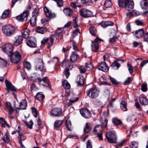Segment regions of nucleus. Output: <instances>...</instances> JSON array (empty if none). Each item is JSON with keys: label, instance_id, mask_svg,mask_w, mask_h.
Returning <instances> with one entry per match:
<instances>
[{"label": "nucleus", "instance_id": "1", "mask_svg": "<svg viewBox=\"0 0 148 148\" xmlns=\"http://www.w3.org/2000/svg\"><path fill=\"white\" fill-rule=\"evenodd\" d=\"M118 3L119 7H124L128 11L132 10L134 7L133 1L130 0H118Z\"/></svg>", "mask_w": 148, "mask_h": 148}, {"label": "nucleus", "instance_id": "2", "mask_svg": "<svg viewBox=\"0 0 148 148\" xmlns=\"http://www.w3.org/2000/svg\"><path fill=\"white\" fill-rule=\"evenodd\" d=\"M15 28L10 25L3 26L2 31L4 34L7 36H10L14 34L15 32Z\"/></svg>", "mask_w": 148, "mask_h": 148}, {"label": "nucleus", "instance_id": "3", "mask_svg": "<svg viewBox=\"0 0 148 148\" xmlns=\"http://www.w3.org/2000/svg\"><path fill=\"white\" fill-rule=\"evenodd\" d=\"M62 30L61 29L58 28L56 33L51 36L49 38V41L48 43L47 48H50L52 45L53 40L57 39H61L62 38Z\"/></svg>", "mask_w": 148, "mask_h": 148}, {"label": "nucleus", "instance_id": "4", "mask_svg": "<svg viewBox=\"0 0 148 148\" xmlns=\"http://www.w3.org/2000/svg\"><path fill=\"white\" fill-rule=\"evenodd\" d=\"M10 56V60L11 62L15 64L19 62L22 58L21 55L18 51L13 53Z\"/></svg>", "mask_w": 148, "mask_h": 148}, {"label": "nucleus", "instance_id": "5", "mask_svg": "<svg viewBox=\"0 0 148 148\" xmlns=\"http://www.w3.org/2000/svg\"><path fill=\"white\" fill-rule=\"evenodd\" d=\"M102 39L97 37L94 41H92L91 45V50L95 52L98 51L99 48V44L101 41H103Z\"/></svg>", "mask_w": 148, "mask_h": 148}, {"label": "nucleus", "instance_id": "6", "mask_svg": "<svg viewBox=\"0 0 148 148\" xmlns=\"http://www.w3.org/2000/svg\"><path fill=\"white\" fill-rule=\"evenodd\" d=\"M106 136L109 143H116V137L115 132L110 131L106 133Z\"/></svg>", "mask_w": 148, "mask_h": 148}, {"label": "nucleus", "instance_id": "7", "mask_svg": "<svg viewBox=\"0 0 148 148\" xmlns=\"http://www.w3.org/2000/svg\"><path fill=\"white\" fill-rule=\"evenodd\" d=\"M80 16L83 18H87L93 16L92 12L86 8H82L79 10Z\"/></svg>", "mask_w": 148, "mask_h": 148}, {"label": "nucleus", "instance_id": "8", "mask_svg": "<svg viewBox=\"0 0 148 148\" xmlns=\"http://www.w3.org/2000/svg\"><path fill=\"white\" fill-rule=\"evenodd\" d=\"M108 121L107 119H105L104 121L102 123V125H99L96 126L93 131V134L96 135L97 133L101 132L102 130V127L105 128L106 127Z\"/></svg>", "mask_w": 148, "mask_h": 148}, {"label": "nucleus", "instance_id": "9", "mask_svg": "<svg viewBox=\"0 0 148 148\" xmlns=\"http://www.w3.org/2000/svg\"><path fill=\"white\" fill-rule=\"evenodd\" d=\"M87 96L92 98L95 99L99 95V91L96 88L90 89L87 90L86 92Z\"/></svg>", "mask_w": 148, "mask_h": 148}, {"label": "nucleus", "instance_id": "10", "mask_svg": "<svg viewBox=\"0 0 148 148\" xmlns=\"http://www.w3.org/2000/svg\"><path fill=\"white\" fill-rule=\"evenodd\" d=\"M63 66L66 67V69L65 71L64 74L66 79H68L70 75L69 72L70 70H71L73 68V65L71 64L68 61H64L63 62Z\"/></svg>", "mask_w": 148, "mask_h": 148}, {"label": "nucleus", "instance_id": "11", "mask_svg": "<svg viewBox=\"0 0 148 148\" xmlns=\"http://www.w3.org/2000/svg\"><path fill=\"white\" fill-rule=\"evenodd\" d=\"M2 49L4 52L9 56L13 53V46L11 44H5L3 46Z\"/></svg>", "mask_w": 148, "mask_h": 148}, {"label": "nucleus", "instance_id": "12", "mask_svg": "<svg viewBox=\"0 0 148 148\" xmlns=\"http://www.w3.org/2000/svg\"><path fill=\"white\" fill-rule=\"evenodd\" d=\"M92 66L91 62H88L85 63V66H80L79 69L81 73H84L86 71H90L91 70Z\"/></svg>", "mask_w": 148, "mask_h": 148}, {"label": "nucleus", "instance_id": "13", "mask_svg": "<svg viewBox=\"0 0 148 148\" xmlns=\"http://www.w3.org/2000/svg\"><path fill=\"white\" fill-rule=\"evenodd\" d=\"M36 70H39L41 71L45 72L46 71V69L44 66L43 60L40 58L38 59L36 66Z\"/></svg>", "mask_w": 148, "mask_h": 148}, {"label": "nucleus", "instance_id": "14", "mask_svg": "<svg viewBox=\"0 0 148 148\" xmlns=\"http://www.w3.org/2000/svg\"><path fill=\"white\" fill-rule=\"evenodd\" d=\"M26 43L29 47H36V41L35 38L33 36H30L26 40Z\"/></svg>", "mask_w": 148, "mask_h": 148}, {"label": "nucleus", "instance_id": "15", "mask_svg": "<svg viewBox=\"0 0 148 148\" xmlns=\"http://www.w3.org/2000/svg\"><path fill=\"white\" fill-rule=\"evenodd\" d=\"M36 81L40 85L43 86L49 87L50 86V84L49 80L47 77H45L43 79L38 78L36 79Z\"/></svg>", "mask_w": 148, "mask_h": 148}, {"label": "nucleus", "instance_id": "16", "mask_svg": "<svg viewBox=\"0 0 148 148\" xmlns=\"http://www.w3.org/2000/svg\"><path fill=\"white\" fill-rule=\"evenodd\" d=\"M28 14V11H24L22 13L17 16L16 17V19L17 20L20 21H26L27 19Z\"/></svg>", "mask_w": 148, "mask_h": 148}, {"label": "nucleus", "instance_id": "17", "mask_svg": "<svg viewBox=\"0 0 148 148\" xmlns=\"http://www.w3.org/2000/svg\"><path fill=\"white\" fill-rule=\"evenodd\" d=\"M80 112L82 116L86 119L90 118L91 116V114L88 110L86 108H83L80 110Z\"/></svg>", "mask_w": 148, "mask_h": 148}, {"label": "nucleus", "instance_id": "18", "mask_svg": "<svg viewBox=\"0 0 148 148\" xmlns=\"http://www.w3.org/2000/svg\"><path fill=\"white\" fill-rule=\"evenodd\" d=\"M51 114L53 116L56 117L61 116L62 114V110L60 108H55L51 111Z\"/></svg>", "mask_w": 148, "mask_h": 148}, {"label": "nucleus", "instance_id": "19", "mask_svg": "<svg viewBox=\"0 0 148 148\" xmlns=\"http://www.w3.org/2000/svg\"><path fill=\"white\" fill-rule=\"evenodd\" d=\"M5 84L7 88L8 91V93L9 92V90L15 91L16 90V88L12 85L11 82L8 81L7 79H6L5 81Z\"/></svg>", "mask_w": 148, "mask_h": 148}, {"label": "nucleus", "instance_id": "20", "mask_svg": "<svg viewBox=\"0 0 148 148\" xmlns=\"http://www.w3.org/2000/svg\"><path fill=\"white\" fill-rule=\"evenodd\" d=\"M97 67L99 70L105 72L107 71L109 69V68L105 62H102L100 63Z\"/></svg>", "mask_w": 148, "mask_h": 148}, {"label": "nucleus", "instance_id": "21", "mask_svg": "<svg viewBox=\"0 0 148 148\" xmlns=\"http://www.w3.org/2000/svg\"><path fill=\"white\" fill-rule=\"evenodd\" d=\"M44 11L46 16L49 18H53L56 16L55 14L52 13L49 9L45 7L44 8Z\"/></svg>", "mask_w": 148, "mask_h": 148}, {"label": "nucleus", "instance_id": "22", "mask_svg": "<svg viewBox=\"0 0 148 148\" xmlns=\"http://www.w3.org/2000/svg\"><path fill=\"white\" fill-rule=\"evenodd\" d=\"M65 14L67 16H71L73 15V11L72 10L69 8H65L63 10Z\"/></svg>", "mask_w": 148, "mask_h": 148}, {"label": "nucleus", "instance_id": "23", "mask_svg": "<svg viewBox=\"0 0 148 148\" xmlns=\"http://www.w3.org/2000/svg\"><path fill=\"white\" fill-rule=\"evenodd\" d=\"M144 34L143 29H138L135 32L134 35L136 38H142Z\"/></svg>", "mask_w": 148, "mask_h": 148}, {"label": "nucleus", "instance_id": "24", "mask_svg": "<svg viewBox=\"0 0 148 148\" xmlns=\"http://www.w3.org/2000/svg\"><path fill=\"white\" fill-rule=\"evenodd\" d=\"M30 33L29 30L27 28H24L21 30V33L24 38H27L29 37Z\"/></svg>", "mask_w": 148, "mask_h": 148}, {"label": "nucleus", "instance_id": "25", "mask_svg": "<svg viewBox=\"0 0 148 148\" xmlns=\"http://www.w3.org/2000/svg\"><path fill=\"white\" fill-rule=\"evenodd\" d=\"M19 108H18V109H25L27 106V101L26 100L24 99L22 100L19 103Z\"/></svg>", "mask_w": 148, "mask_h": 148}, {"label": "nucleus", "instance_id": "26", "mask_svg": "<svg viewBox=\"0 0 148 148\" xmlns=\"http://www.w3.org/2000/svg\"><path fill=\"white\" fill-rule=\"evenodd\" d=\"M78 57L79 55L77 54V52L73 51L70 56V60L71 62H74L77 60Z\"/></svg>", "mask_w": 148, "mask_h": 148}, {"label": "nucleus", "instance_id": "27", "mask_svg": "<svg viewBox=\"0 0 148 148\" xmlns=\"http://www.w3.org/2000/svg\"><path fill=\"white\" fill-rule=\"evenodd\" d=\"M16 40L14 42V45L18 46L21 44L23 41V37L21 36H18L15 38Z\"/></svg>", "mask_w": 148, "mask_h": 148}, {"label": "nucleus", "instance_id": "28", "mask_svg": "<svg viewBox=\"0 0 148 148\" xmlns=\"http://www.w3.org/2000/svg\"><path fill=\"white\" fill-rule=\"evenodd\" d=\"M77 82L78 85L82 86L84 85V78L82 76H79L77 77Z\"/></svg>", "mask_w": 148, "mask_h": 148}, {"label": "nucleus", "instance_id": "29", "mask_svg": "<svg viewBox=\"0 0 148 148\" xmlns=\"http://www.w3.org/2000/svg\"><path fill=\"white\" fill-rule=\"evenodd\" d=\"M139 101L141 104L146 105L148 104V100L146 97L141 96L139 99Z\"/></svg>", "mask_w": 148, "mask_h": 148}, {"label": "nucleus", "instance_id": "30", "mask_svg": "<svg viewBox=\"0 0 148 148\" xmlns=\"http://www.w3.org/2000/svg\"><path fill=\"white\" fill-rule=\"evenodd\" d=\"M141 8L143 10H146L148 7V3L147 0H142L140 2Z\"/></svg>", "mask_w": 148, "mask_h": 148}, {"label": "nucleus", "instance_id": "31", "mask_svg": "<svg viewBox=\"0 0 148 148\" xmlns=\"http://www.w3.org/2000/svg\"><path fill=\"white\" fill-rule=\"evenodd\" d=\"M113 23L111 21H103L101 23V26L103 27L112 26L113 25Z\"/></svg>", "mask_w": 148, "mask_h": 148}, {"label": "nucleus", "instance_id": "32", "mask_svg": "<svg viewBox=\"0 0 148 148\" xmlns=\"http://www.w3.org/2000/svg\"><path fill=\"white\" fill-rule=\"evenodd\" d=\"M121 60H115L112 64V66L113 68L118 69L121 66V65L118 62L121 61Z\"/></svg>", "mask_w": 148, "mask_h": 148}, {"label": "nucleus", "instance_id": "33", "mask_svg": "<svg viewBox=\"0 0 148 148\" xmlns=\"http://www.w3.org/2000/svg\"><path fill=\"white\" fill-rule=\"evenodd\" d=\"M63 121L61 120H58L56 121L54 124L55 128H58L63 124Z\"/></svg>", "mask_w": 148, "mask_h": 148}, {"label": "nucleus", "instance_id": "34", "mask_svg": "<svg viewBox=\"0 0 148 148\" xmlns=\"http://www.w3.org/2000/svg\"><path fill=\"white\" fill-rule=\"evenodd\" d=\"M91 129L90 124L88 123H86V126L84 129V131L85 133H88L89 132Z\"/></svg>", "mask_w": 148, "mask_h": 148}, {"label": "nucleus", "instance_id": "35", "mask_svg": "<svg viewBox=\"0 0 148 148\" xmlns=\"http://www.w3.org/2000/svg\"><path fill=\"white\" fill-rule=\"evenodd\" d=\"M44 98L45 95L42 92H38L36 96V99L39 101L42 100Z\"/></svg>", "mask_w": 148, "mask_h": 148}, {"label": "nucleus", "instance_id": "36", "mask_svg": "<svg viewBox=\"0 0 148 148\" xmlns=\"http://www.w3.org/2000/svg\"><path fill=\"white\" fill-rule=\"evenodd\" d=\"M113 123L115 125H122V122L117 118H114L112 119Z\"/></svg>", "mask_w": 148, "mask_h": 148}, {"label": "nucleus", "instance_id": "37", "mask_svg": "<svg viewBox=\"0 0 148 148\" xmlns=\"http://www.w3.org/2000/svg\"><path fill=\"white\" fill-rule=\"evenodd\" d=\"M36 18L35 16H32L30 20V22L31 26L34 27L36 24Z\"/></svg>", "mask_w": 148, "mask_h": 148}, {"label": "nucleus", "instance_id": "38", "mask_svg": "<svg viewBox=\"0 0 148 148\" xmlns=\"http://www.w3.org/2000/svg\"><path fill=\"white\" fill-rule=\"evenodd\" d=\"M10 12L9 10H5L3 12L2 16H1V19H4L6 18L9 15Z\"/></svg>", "mask_w": 148, "mask_h": 148}, {"label": "nucleus", "instance_id": "39", "mask_svg": "<svg viewBox=\"0 0 148 148\" xmlns=\"http://www.w3.org/2000/svg\"><path fill=\"white\" fill-rule=\"evenodd\" d=\"M62 84L65 89H69L70 88V85L67 80H64L62 81Z\"/></svg>", "mask_w": 148, "mask_h": 148}, {"label": "nucleus", "instance_id": "40", "mask_svg": "<svg viewBox=\"0 0 148 148\" xmlns=\"http://www.w3.org/2000/svg\"><path fill=\"white\" fill-rule=\"evenodd\" d=\"M36 32L38 33L43 34L46 31V29L43 27H38L36 29Z\"/></svg>", "mask_w": 148, "mask_h": 148}, {"label": "nucleus", "instance_id": "41", "mask_svg": "<svg viewBox=\"0 0 148 148\" xmlns=\"http://www.w3.org/2000/svg\"><path fill=\"white\" fill-rule=\"evenodd\" d=\"M79 99L78 97L71 98L69 100V102L67 103V106H69L72 105L73 103L77 101Z\"/></svg>", "mask_w": 148, "mask_h": 148}, {"label": "nucleus", "instance_id": "42", "mask_svg": "<svg viewBox=\"0 0 148 148\" xmlns=\"http://www.w3.org/2000/svg\"><path fill=\"white\" fill-rule=\"evenodd\" d=\"M5 106L6 108L9 111V112H12L14 110V109L12 108L11 106V104L10 102H6Z\"/></svg>", "mask_w": 148, "mask_h": 148}, {"label": "nucleus", "instance_id": "43", "mask_svg": "<svg viewBox=\"0 0 148 148\" xmlns=\"http://www.w3.org/2000/svg\"><path fill=\"white\" fill-rule=\"evenodd\" d=\"M121 107L123 111H126L127 110L126 104L125 101H122L121 103Z\"/></svg>", "mask_w": 148, "mask_h": 148}, {"label": "nucleus", "instance_id": "44", "mask_svg": "<svg viewBox=\"0 0 148 148\" xmlns=\"http://www.w3.org/2000/svg\"><path fill=\"white\" fill-rule=\"evenodd\" d=\"M2 140L4 142L6 143H8L10 142V138L7 134H6L2 138Z\"/></svg>", "mask_w": 148, "mask_h": 148}, {"label": "nucleus", "instance_id": "45", "mask_svg": "<svg viewBox=\"0 0 148 148\" xmlns=\"http://www.w3.org/2000/svg\"><path fill=\"white\" fill-rule=\"evenodd\" d=\"M130 146L131 148H138V143L136 141H132L130 144Z\"/></svg>", "mask_w": 148, "mask_h": 148}, {"label": "nucleus", "instance_id": "46", "mask_svg": "<svg viewBox=\"0 0 148 148\" xmlns=\"http://www.w3.org/2000/svg\"><path fill=\"white\" fill-rule=\"evenodd\" d=\"M90 32V34L94 36H95L97 34L96 28L93 27H91L89 28Z\"/></svg>", "mask_w": 148, "mask_h": 148}, {"label": "nucleus", "instance_id": "47", "mask_svg": "<svg viewBox=\"0 0 148 148\" xmlns=\"http://www.w3.org/2000/svg\"><path fill=\"white\" fill-rule=\"evenodd\" d=\"M40 13V10L38 8H35L32 12V16L37 17Z\"/></svg>", "mask_w": 148, "mask_h": 148}, {"label": "nucleus", "instance_id": "48", "mask_svg": "<svg viewBox=\"0 0 148 148\" xmlns=\"http://www.w3.org/2000/svg\"><path fill=\"white\" fill-rule=\"evenodd\" d=\"M104 5L106 8L111 7L112 6V3L110 0H106L104 3Z\"/></svg>", "mask_w": 148, "mask_h": 148}, {"label": "nucleus", "instance_id": "49", "mask_svg": "<svg viewBox=\"0 0 148 148\" xmlns=\"http://www.w3.org/2000/svg\"><path fill=\"white\" fill-rule=\"evenodd\" d=\"M110 91L108 89L106 90L104 92V95L105 97L107 98L108 100L110 98Z\"/></svg>", "mask_w": 148, "mask_h": 148}, {"label": "nucleus", "instance_id": "50", "mask_svg": "<svg viewBox=\"0 0 148 148\" xmlns=\"http://www.w3.org/2000/svg\"><path fill=\"white\" fill-rule=\"evenodd\" d=\"M72 45L73 47V49L75 50V51H79V50L77 47V45L76 44L75 42L74 41H72Z\"/></svg>", "mask_w": 148, "mask_h": 148}, {"label": "nucleus", "instance_id": "51", "mask_svg": "<svg viewBox=\"0 0 148 148\" xmlns=\"http://www.w3.org/2000/svg\"><path fill=\"white\" fill-rule=\"evenodd\" d=\"M57 3V5L59 7L63 6V1L62 0H54Z\"/></svg>", "mask_w": 148, "mask_h": 148}, {"label": "nucleus", "instance_id": "52", "mask_svg": "<svg viewBox=\"0 0 148 148\" xmlns=\"http://www.w3.org/2000/svg\"><path fill=\"white\" fill-rule=\"evenodd\" d=\"M132 79L130 77H128L124 82V85H127L130 84L131 83Z\"/></svg>", "mask_w": 148, "mask_h": 148}, {"label": "nucleus", "instance_id": "53", "mask_svg": "<svg viewBox=\"0 0 148 148\" xmlns=\"http://www.w3.org/2000/svg\"><path fill=\"white\" fill-rule=\"evenodd\" d=\"M30 87L32 91H37L38 90V88L36 86L34 83H32L31 84Z\"/></svg>", "mask_w": 148, "mask_h": 148}, {"label": "nucleus", "instance_id": "54", "mask_svg": "<svg viewBox=\"0 0 148 148\" xmlns=\"http://www.w3.org/2000/svg\"><path fill=\"white\" fill-rule=\"evenodd\" d=\"M32 114L36 118L38 114V112L36 109L34 107L32 108Z\"/></svg>", "mask_w": 148, "mask_h": 148}, {"label": "nucleus", "instance_id": "55", "mask_svg": "<svg viewBox=\"0 0 148 148\" xmlns=\"http://www.w3.org/2000/svg\"><path fill=\"white\" fill-rule=\"evenodd\" d=\"M66 126L68 130H70L71 128V121L67 120L66 122Z\"/></svg>", "mask_w": 148, "mask_h": 148}, {"label": "nucleus", "instance_id": "56", "mask_svg": "<svg viewBox=\"0 0 148 148\" xmlns=\"http://www.w3.org/2000/svg\"><path fill=\"white\" fill-rule=\"evenodd\" d=\"M117 38V37L116 36H114L112 38H110L109 40V42L111 44L114 43L116 42Z\"/></svg>", "mask_w": 148, "mask_h": 148}, {"label": "nucleus", "instance_id": "57", "mask_svg": "<svg viewBox=\"0 0 148 148\" xmlns=\"http://www.w3.org/2000/svg\"><path fill=\"white\" fill-rule=\"evenodd\" d=\"M24 67L26 68L28 70L30 69L31 68V65L28 62H26L24 64Z\"/></svg>", "mask_w": 148, "mask_h": 148}, {"label": "nucleus", "instance_id": "58", "mask_svg": "<svg viewBox=\"0 0 148 148\" xmlns=\"http://www.w3.org/2000/svg\"><path fill=\"white\" fill-rule=\"evenodd\" d=\"M141 89L143 92H145L147 90V84L146 83L143 84L141 86Z\"/></svg>", "mask_w": 148, "mask_h": 148}, {"label": "nucleus", "instance_id": "59", "mask_svg": "<svg viewBox=\"0 0 148 148\" xmlns=\"http://www.w3.org/2000/svg\"><path fill=\"white\" fill-rule=\"evenodd\" d=\"M127 66L128 68V70L129 71V73L130 74H132L133 72V66L130 64L127 63Z\"/></svg>", "mask_w": 148, "mask_h": 148}, {"label": "nucleus", "instance_id": "60", "mask_svg": "<svg viewBox=\"0 0 148 148\" xmlns=\"http://www.w3.org/2000/svg\"><path fill=\"white\" fill-rule=\"evenodd\" d=\"M0 59L2 60V62H1V65L2 66V67H4L6 66L7 64V61L1 58H0Z\"/></svg>", "mask_w": 148, "mask_h": 148}, {"label": "nucleus", "instance_id": "61", "mask_svg": "<svg viewBox=\"0 0 148 148\" xmlns=\"http://www.w3.org/2000/svg\"><path fill=\"white\" fill-rule=\"evenodd\" d=\"M78 33H80V29L78 28H77L73 32V37H75Z\"/></svg>", "mask_w": 148, "mask_h": 148}, {"label": "nucleus", "instance_id": "62", "mask_svg": "<svg viewBox=\"0 0 148 148\" xmlns=\"http://www.w3.org/2000/svg\"><path fill=\"white\" fill-rule=\"evenodd\" d=\"M110 80H111L112 83L114 85H118L119 84V83L118 82L116 79L112 77H110Z\"/></svg>", "mask_w": 148, "mask_h": 148}, {"label": "nucleus", "instance_id": "63", "mask_svg": "<svg viewBox=\"0 0 148 148\" xmlns=\"http://www.w3.org/2000/svg\"><path fill=\"white\" fill-rule=\"evenodd\" d=\"M147 63H148V60H145L141 62L140 66L141 67H143Z\"/></svg>", "mask_w": 148, "mask_h": 148}, {"label": "nucleus", "instance_id": "64", "mask_svg": "<svg viewBox=\"0 0 148 148\" xmlns=\"http://www.w3.org/2000/svg\"><path fill=\"white\" fill-rule=\"evenodd\" d=\"M143 38L144 41L148 42V33H146L145 34Z\"/></svg>", "mask_w": 148, "mask_h": 148}]
</instances>
